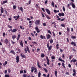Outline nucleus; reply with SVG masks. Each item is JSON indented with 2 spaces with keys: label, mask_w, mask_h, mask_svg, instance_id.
<instances>
[{
  "label": "nucleus",
  "mask_w": 77,
  "mask_h": 77,
  "mask_svg": "<svg viewBox=\"0 0 77 77\" xmlns=\"http://www.w3.org/2000/svg\"><path fill=\"white\" fill-rule=\"evenodd\" d=\"M47 48H48V50H49V51H51V50L52 48V46L50 45L49 46V43H48L47 45Z\"/></svg>",
  "instance_id": "nucleus-1"
},
{
  "label": "nucleus",
  "mask_w": 77,
  "mask_h": 77,
  "mask_svg": "<svg viewBox=\"0 0 77 77\" xmlns=\"http://www.w3.org/2000/svg\"><path fill=\"white\" fill-rule=\"evenodd\" d=\"M40 22L41 21L40 20H37L35 21V23L36 25H37V26H38V25H40Z\"/></svg>",
  "instance_id": "nucleus-2"
},
{
  "label": "nucleus",
  "mask_w": 77,
  "mask_h": 77,
  "mask_svg": "<svg viewBox=\"0 0 77 77\" xmlns=\"http://www.w3.org/2000/svg\"><path fill=\"white\" fill-rule=\"evenodd\" d=\"M45 10L46 12H47V14H48L49 15H50V14H51L50 11V10H49L48 9L46 8Z\"/></svg>",
  "instance_id": "nucleus-3"
},
{
  "label": "nucleus",
  "mask_w": 77,
  "mask_h": 77,
  "mask_svg": "<svg viewBox=\"0 0 77 77\" xmlns=\"http://www.w3.org/2000/svg\"><path fill=\"white\" fill-rule=\"evenodd\" d=\"M35 29L37 33H39V32H41V30H39V28H38V26L35 27Z\"/></svg>",
  "instance_id": "nucleus-4"
},
{
  "label": "nucleus",
  "mask_w": 77,
  "mask_h": 77,
  "mask_svg": "<svg viewBox=\"0 0 77 77\" xmlns=\"http://www.w3.org/2000/svg\"><path fill=\"white\" fill-rule=\"evenodd\" d=\"M72 70H73V73L72 74V75L73 76H75V75L76 74V72L75 71V69H72Z\"/></svg>",
  "instance_id": "nucleus-5"
},
{
  "label": "nucleus",
  "mask_w": 77,
  "mask_h": 77,
  "mask_svg": "<svg viewBox=\"0 0 77 77\" xmlns=\"http://www.w3.org/2000/svg\"><path fill=\"white\" fill-rule=\"evenodd\" d=\"M58 15H59L60 17H62H62H64L65 14H64L63 13H59Z\"/></svg>",
  "instance_id": "nucleus-6"
},
{
  "label": "nucleus",
  "mask_w": 77,
  "mask_h": 77,
  "mask_svg": "<svg viewBox=\"0 0 77 77\" xmlns=\"http://www.w3.org/2000/svg\"><path fill=\"white\" fill-rule=\"evenodd\" d=\"M16 60L17 63H18V62H19V60H20V58L19 57V56H17Z\"/></svg>",
  "instance_id": "nucleus-7"
},
{
  "label": "nucleus",
  "mask_w": 77,
  "mask_h": 77,
  "mask_svg": "<svg viewBox=\"0 0 77 77\" xmlns=\"http://www.w3.org/2000/svg\"><path fill=\"white\" fill-rule=\"evenodd\" d=\"M71 62H73V63H75V62H77V60L76 59H74V58H73L71 61Z\"/></svg>",
  "instance_id": "nucleus-8"
},
{
  "label": "nucleus",
  "mask_w": 77,
  "mask_h": 77,
  "mask_svg": "<svg viewBox=\"0 0 77 77\" xmlns=\"http://www.w3.org/2000/svg\"><path fill=\"white\" fill-rule=\"evenodd\" d=\"M4 43H5V44H8V43H9V41H8V38H6L4 41Z\"/></svg>",
  "instance_id": "nucleus-9"
},
{
  "label": "nucleus",
  "mask_w": 77,
  "mask_h": 77,
  "mask_svg": "<svg viewBox=\"0 0 77 77\" xmlns=\"http://www.w3.org/2000/svg\"><path fill=\"white\" fill-rule=\"evenodd\" d=\"M70 44H71V45H73L74 46H76V43H75V42L73 41H72L71 42V43H70Z\"/></svg>",
  "instance_id": "nucleus-10"
},
{
  "label": "nucleus",
  "mask_w": 77,
  "mask_h": 77,
  "mask_svg": "<svg viewBox=\"0 0 77 77\" xmlns=\"http://www.w3.org/2000/svg\"><path fill=\"white\" fill-rule=\"evenodd\" d=\"M48 57H46V60H47V65H50V61L49 60V59H48Z\"/></svg>",
  "instance_id": "nucleus-11"
},
{
  "label": "nucleus",
  "mask_w": 77,
  "mask_h": 77,
  "mask_svg": "<svg viewBox=\"0 0 77 77\" xmlns=\"http://www.w3.org/2000/svg\"><path fill=\"white\" fill-rule=\"evenodd\" d=\"M71 4H72V8H73V9H75V5L73 3V2H72Z\"/></svg>",
  "instance_id": "nucleus-12"
},
{
  "label": "nucleus",
  "mask_w": 77,
  "mask_h": 77,
  "mask_svg": "<svg viewBox=\"0 0 77 77\" xmlns=\"http://www.w3.org/2000/svg\"><path fill=\"white\" fill-rule=\"evenodd\" d=\"M10 53H12L14 54V55H15V52L14 51V50H11L10 51Z\"/></svg>",
  "instance_id": "nucleus-13"
},
{
  "label": "nucleus",
  "mask_w": 77,
  "mask_h": 77,
  "mask_svg": "<svg viewBox=\"0 0 77 77\" xmlns=\"http://www.w3.org/2000/svg\"><path fill=\"white\" fill-rule=\"evenodd\" d=\"M17 31V30L16 28H15L13 29L12 31H11V32L13 33H15V32H16Z\"/></svg>",
  "instance_id": "nucleus-14"
},
{
  "label": "nucleus",
  "mask_w": 77,
  "mask_h": 77,
  "mask_svg": "<svg viewBox=\"0 0 77 77\" xmlns=\"http://www.w3.org/2000/svg\"><path fill=\"white\" fill-rule=\"evenodd\" d=\"M40 38H41V39H46V38H45V36H44L43 37L42 35H40Z\"/></svg>",
  "instance_id": "nucleus-15"
},
{
  "label": "nucleus",
  "mask_w": 77,
  "mask_h": 77,
  "mask_svg": "<svg viewBox=\"0 0 77 77\" xmlns=\"http://www.w3.org/2000/svg\"><path fill=\"white\" fill-rule=\"evenodd\" d=\"M1 11L2 14H3V12H4V9H3V8L2 7H1Z\"/></svg>",
  "instance_id": "nucleus-16"
},
{
  "label": "nucleus",
  "mask_w": 77,
  "mask_h": 77,
  "mask_svg": "<svg viewBox=\"0 0 77 77\" xmlns=\"http://www.w3.org/2000/svg\"><path fill=\"white\" fill-rule=\"evenodd\" d=\"M20 56H21L22 57H23V58H26V57L24 55V54L23 55L22 54H20Z\"/></svg>",
  "instance_id": "nucleus-17"
},
{
  "label": "nucleus",
  "mask_w": 77,
  "mask_h": 77,
  "mask_svg": "<svg viewBox=\"0 0 77 77\" xmlns=\"http://www.w3.org/2000/svg\"><path fill=\"white\" fill-rule=\"evenodd\" d=\"M51 38V35L50 34H48L47 36V39H48Z\"/></svg>",
  "instance_id": "nucleus-18"
},
{
  "label": "nucleus",
  "mask_w": 77,
  "mask_h": 77,
  "mask_svg": "<svg viewBox=\"0 0 77 77\" xmlns=\"http://www.w3.org/2000/svg\"><path fill=\"white\" fill-rule=\"evenodd\" d=\"M31 72H33L34 71V69H35V67L32 66L31 67Z\"/></svg>",
  "instance_id": "nucleus-19"
},
{
  "label": "nucleus",
  "mask_w": 77,
  "mask_h": 77,
  "mask_svg": "<svg viewBox=\"0 0 77 77\" xmlns=\"http://www.w3.org/2000/svg\"><path fill=\"white\" fill-rule=\"evenodd\" d=\"M17 38V36L15 35H14L12 36V38L13 40H14L15 38Z\"/></svg>",
  "instance_id": "nucleus-20"
},
{
  "label": "nucleus",
  "mask_w": 77,
  "mask_h": 77,
  "mask_svg": "<svg viewBox=\"0 0 77 77\" xmlns=\"http://www.w3.org/2000/svg\"><path fill=\"white\" fill-rule=\"evenodd\" d=\"M20 44L21 46V47H24V46L23 45V42L22 41H21L20 42Z\"/></svg>",
  "instance_id": "nucleus-21"
},
{
  "label": "nucleus",
  "mask_w": 77,
  "mask_h": 77,
  "mask_svg": "<svg viewBox=\"0 0 77 77\" xmlns=\"http://www.w3.org/2000/svg\"><path fill=\"white\" fill-rule=\"evenodd\" d=\"M67 31L66 32H67V33H69V32L70 31V29L69 28V27H67Z\"/></svg>",
  "instance_id": "nucleus-22"
},
{
  "label": "nucleus",
  "mask_w": 77,
  "mask_h": 77,
  "mask_svg": "<svg viewBox=\"0 0 77 77\" xmlns=\"http://www.w3.org/2000/svg\"><path fill=\"white\" fill-rule=\"evenodd\" d=\"M26 49L28 53H30V49H29V47L28 46H27L26 47Z\"/></svg>",
  "instance_id": "nucleus-23"
},
{
  "label": "nucleus",
  "mask_w": 77,
  "mask_h": 77,
  "mask_svg": "<svg viewBox=\"0 0 77 77\" xmlns=\"http://www.w3.org/2000/svg\"><path fill=\"white\" fill-rule=\"evenodd\" d=\"M62 65L64 68H66L65 66V64L63 63H62Z\"/></svg>",
  "instance_id": "nucleus-24"
},
{
  "label": "nucleus",
  "mask_w": 77,
  "mask_h": 77,
  "mask_svg": "<svg viewBox=\"0 0 77 77\" xmlns=\"http://www.w3.org/2000/svg\"><path fill=\"white\" fill-rule=\"evenodd\" d=\"M2 50L3 52H5L6 51V50H5V48H2Z\"/></svg>",
  "instance_id": "nucleus-25"
},
{
  "label": "nucleus",
  "mask_w": 77,
  "mask_h": 77,
  "mask_svg": "<svg viewBox=\"0 0 77 77\" xmlns=\"http://www.w3.org/2000/svg\"><path fill=\"white\" fill-rule=\"evenodd\" d=\"M21 35L20 34L18 35L17 36V40L18 41L19 40V39L20 38V35Z\"/></svg>",
  "instance_id": "nucleus-26"
},
{
  "label": "nucleus",
  "mask_w": 77,
  "mask_h": 77,
  "mask_svg": "<svg viewBox=\"0 0 77 77\" xmlns=\"http://www.w3.org/2000/svg\"><path fill=\"white\" fill-rule=\"evenodd\" d=\"M41 72H38V77H41Z\"/></svg>",
  "instance_id": "nucleus-27"
},
{
  "label": "nucleus",
  "mask_w": 77,
  "mask_h": 77,
  "mask_svg": "<svg viewBox=\"0 0 77 77\" xmlns=\"http://www.w3.org/2000/svg\"><path fill=\"white\" fill-rule=\"evenodd\" d=\"M49 41L50 42V43L51 44H52L53 42V40L52 39H51L49 40Z\"/></svg>",
  "instance_id": "nucleus-28"
},
{
  "label": "nucleus",
  "mask_w": 77,
  "mask_h": 77,
  "mask_svg": "<svg viewBox=\"0 0 77 77\" xmlns=\"http://www.w3.org/2000/svg\"><path fill=\"white\" fill-rule=\"evenodd\" d=\"M13 9H15L17 8V6L16 5H13Z\"/></svg>",
  "instance_id": "nucleus-29"
},
{
  "label": "nucleus",
  "mask_w": 77,
  "mask_h": 77,
  "mask_svg": "<svg viewBox=\"0 0 77 77\" xmlns=\"http://www.w3.org/2000/svg\"><path fill=\"white\" fill-rule=\"evenodd\" d=\"M41 57H45V55L44 54H42L41 55Z\"/></svg>",
  "instance_id": "nucleus-30"
},
{
  "label": "nucleus",
  "mask_w": 77,
  "mask_h": 77,
  "mask_svg": "<svg viewBox=\"0 0 77 77\" xmlns=\"http://www.w3.org/2000/svg\"><path fill=\"white\" fill-rule=\"evenodd\" d=\"M71 38L73 39H75L76 38V37L75 36H72Z\"/></svg>",
  "instance_id": "nucleus-31"
},
{
  "label": "nucleus",
  "mask_w": 77,
  "mask_h": 77,
  "mask_svg": "<svg viewBox=\"0 0 77 77\" xmlns=\"http://www.w3.org/2000/svg\"><path fill=\"white\" fill-rule=\"evenodd\" d=\"M39 62H37V65L38 68H41V66H40V65H39Z\"/></svg>",
  "instance_id": "nucleus-32"
},
{
  "label": "nucleus",
  "mask_w": 77,
  "mask_h": 77,
  "mask_svg": "<svg viewBox=\"0 0 77 77\" xmlns=\"http://www.w3.org/2000/svg\"><path fill=\"white\" fill-rule=\"evenodd\" d=\"M43 69L44 70L45 72H48V70H47V69H46V68H43Z\"/></svg>",
  "instance_id": "nucleus-33"
},
{
  "label": "nucleus",
  "mask_w": 77,
  "mask_h": 77,
  "mask_svg": "<svg viewBox=\"0 0 77 77\" xmlns=\"http://www.w3.org/2000/svg\"><path fill=\"white\" fill-rule=\"evenodd\" d=\"M51 5L53 6V7L54 6V2H52L51 3Z\"/></svg>",
  "instance_id": "nucleus-34"
},
{
  "label": "nucleus",
  "mask_w": 77,
  "mask_h": 77,
  "mask_svg": "<svg viewBox=\"0 0 77 77\" xmlns=\"http://www.w3.org/2000/svg\"><path fill=\"white\" fill-rule=\"evenodd\" d=\"M8 2L7 1H5L3 2V4H5V3H6Z\"/></svg>",
  "instance_id": "nucleus-35"
},
{
  "label": "nucleus",
  "mask_w": 77,
  "mask_h": 77,
  "mask_svg": "<svg viewBox=\"0 0 77 77\" xmlns=\"http://www.w3.org/2000/svg\"><path fill=\"white\" fill-rule=\"evenodd\" d=\"M20 10L22 11V12H23V7H20Z\"/></svg>",
  "instance_id": "nucleus-36"
},
{
  "label": "nucleus",
  "mask_w": 77,
  "mask_h": 77,
  "mask_svg": "<svg viewBox=\"0 0 77 77\" xmlns=\"http://www.w3.org/2000/svg\"><path fill=\"white\" fill-rule=\"evenodd\" d=\"M72 57H73V56L72 55H70L69 57V59H70V60H71V59Z\"/></svg>",
  "instance_id": "nucleus-37"
},
{
  "label": "nucleus",
  "mask_w": 77,
  "mask_h": 77,
  "mask_svg": "<svg viewBox=\"0 0 77 77\" xmlns=\"http://www.w3.org/2000/svg\"><path fill=\"white\" fill-rule=\"evenodd\" d=\"M54 72H55V76H57V71L55 70L54 71Z\"/></svg>",
  "instance_id": "nucleus-38"
},
{
  "label": "nucleus",
  "mask_w": 77,
  "mask_h": 77,
  "mask_svg": "<svg viewBox=\"0 0 77 77\" xmlns=\"http://www.w3.org/2000/svg\"><path fill=\"white\" fill-rule=\"evenodd\" d=\"M51 59H54H54H55V57L54 56H52L51 57Z\"/></svg>",
  "instance_id": "nucleus-39"
},
{
  "label": "nucleus",
  "mask_w": 77,
  "mask_h": 77,
  "mask_svg": "<svg viewBox=\"0 0 77 77\" xmlns=\"http://www.w3.org/2000/svg\"><path fill=\"white\" fill-rule=\"evenodd\" d=\"M63 11L64 12H65V7H64V6L63 7Z\"/></svg>",
  "instance_id": "nucleus-40"
},
{
  "label": "nucleus",
  "mask_w": 77,
  "mask_h": 77,
  "mask_svg": "<svg viewBox=\"0 0 77 77\" xmlns=\"http://www.w3.org/2000/svg\"><path fill=\"white\" fill-rule=\"evenodd\" d=\"M46 17L48 19V20H50V19L49 16L47 15L46 16Z\"/></svg>",
  "instance_id": "nucleus-41"
},
{
  "label": "nucleus",
  "mask_w": 77,
  "mask_h": 77,
  "mask_svg": "<svg viewBox=\"0 0 77 77\" xmlns=\"http://www.w3.org/2000/svg\"><path fill=\"white\" fill-rule=\"evenodd\" d=\"M61 26H62L63 27H65V25L64 24H61Z\"/></svg>",
  "instance_id": "nucleus-42"
},
{
  "label": "nucleus",
  "mask_w": 77,
  "mask_h": 77,
  "mask_svg": "<svg viewBox=\"0 0 77 77\" xmlns=\"http://www.w3.org/2000/svg\"><path fill=\"white\" fill-rule=\"evenodd\" d=\"M52 33L53 34V36H54V37H55L56 36V35L55 34L54 32H53Z\"/></svg>",
  "instance_id": "nucleus-43"
},
{
  "label": "nucleus",
  "mask_w": 77,
  "mask_h": 77,
  "mask_svg": "<svg viewBox=\"0 0 77 77\" xmlns=\"http://www.w3.org/2000/svg\"><path fill=\"white\" fill-rule=\"evenodd\" d=\"M8 27H9V28L10 29H11V28H12V26H10V25H8Z\"/></svg>",
  "instance_id": "nucleus-44"
},
{
  "label": "nucleus",
  "mask_w": 77,
  "mask_h": 77,
  "mask_svg": "<svg viewBox=\"0 0 77 77\" xmlns=\"http://www.w3.org/2000/svg\"><path fill=\"white\" fill-rule=\"evenodd\" d=\"M34 70V72H37V69H36V68H35Z\"/></svg>",
  "instance_id": "nucleus-45"
},
{
  "label": "nucleus",
  "mask_w": 77,
  "mask_h": 77,
  "mask_svg": "<svg viewBox=\"0 0 77 77\" xmlns=\"http://www.w3.org/2000/svg\"><path fill=\"white\" fill-rule=\"evenodd\" d=\"M5 36H6V33H5V32H4L3 34V36L4 37H5Z\"/></svg>",
  "instance_id": "nucleus-46"
},
{
  "label": "nucleus",
  "mask_w": 77,
  "mask_h": 77,
  "mask_svg": "<svg viewBox=\"0 0 77 77\" xmlns=\"http://www.w3.org/2000/svg\"><path fill=\"white\" fill-rule=\"evenodd\" d=\"M43 26H47V25L45 23H43Z\"/></svg>",
  "instance_id": "nucleus-47"
},
{
  "label": "nucleus",
  "mask_w": 77,
  "mask_h": 77,
  "mask_svg": "<svg viewBox=\"0 0 77 77\" xmlns=\"http://www.w3.org/2000/svg\"><path fill=\"white\" fill-rule=\"evenodd\" d=\"M52 24H54V25H56V23H55V22H53L52 23Z\"/></svg>",
  "instance_id": "nucleus-48"
},
{
  "label": "nucleus",
  "mask_w": 77,
  "mask_h": 77,
  "mask_svg": "<svg viewBox=\"0 0 77 77\" xmlns=\"http://www.w3.org/2000/svg\"><path fill=\"white\" fill-rule=\"evenodd\" d=\"M24 50L25 51L26 53H27V49H26V48H25Z\"/></svg>",
  "instance_id": "nucleus-49"
},
{
  "label": "nucleus",
  "mask_w": 77,
  "mask_h": 77,
  "mask_svg": "<svg viewBox=\"0 0 77 77\" xmlns=\"http://www.w3.org/2000/svg\"><path fill=\"white\" fill-rule=\"evenodd\" d=\"M31 0H29V2H28V4H27V5H30V3H31Z\"/></svg>",
  "instance_id": "nucleus-50"
},
{
  "label": "nucleus",
  "mask_w": 77,
  "mask_h": 77,
  "mask_svg": "<svg viewBox=\"0 0 77 77\" xmlns=\"http://www.w3.org/2000/svg\"><path fill=\"white\" fill-rule=\"evenodd\" d=\"M42 11H43L44 12H45V9H44V8H42Z\"/></svg>",
  "instance_id": "nucleus-51"
},
{
  "label": "nucleus",
  "mask_w": 77,
  "mask_h": 77,
  "mask_svg": "<svg viewBox=\"0 0 77 77\" xmlns=\"http://www.w3.org/2000/svg\"><path fill=\"white\" fill-rule=\"evenodd\" d=\"M48 33H50V34H51V31H50V30H48Z\"/></svg>",
  "instance_id": "nucleus-52"
},
{
  "label": "nucleus",
  "mask_w": 77,
  "mask_h": 77,
  "mask_svg": "<svg viewBox=\"0 0 77 77\" xmlns=\"http://www.w3.org/2000/svg\"><path fill=\"white\" fill-rule=\"evenodd\" d=\"M32 44H37V43L36 42H32Z\"/></svg>",
  "instance_id": "nucleus-53"
},
{
  "label": "nucleus",
  "mask_w": 77,
  "mask_h": 77,
  "mask_svg": "<svg viewBox=\"0 0 77 77\" xmlns=\"http://www.w3.org/2000/svg\"><path fill=\"white\" fill-rule=\"evenodd\" d=\"M5 77H9V75H5Z\"/></svg>",
  "instance_id": "nucleus-54"
},
{
  "label": "nucleus",
  "mask_w": 77,
  "mask_h": 77,
  "mask_svg": "<svg viewBox=\"0 0 77 77\" xmlns=\"http://www.w3.org/2000/svg\"><path fill=\"white\" fill-rule=\"evenodd\" d=\"M27 76V75L26 74H24L23 75V77H26Z\"/></svg>",
  "instance_id": "nucleus-55"
},
{
  "label": "nucleus",
  "mask_w": 77,
  "mask_h": 77,
  "mask_svg": "<svg viewBox=\"0 0 77 77\" xmlns=\"http://www.w3.org/2000/svg\"><path fill=\"white\" fill-rule=\"evenodd\" d=\"M54 13H57V10H54Z\"/></svg>",
  "instance_id": "nucleus-56"
},
{
  "label": "nucleus",
  "mask_w": 77,
  "mask_h": 77,
  "mask_svg": "<svg viewBox=\"0 0 77 77\" xmlns=\"http://www.w3.org/2000/svg\"><path fill=\"white\" fill-rule=\"evenodd\" d=\"M11 43L12 44H15V42H14V41H13L11 40Z\"/></svg>",
  "instance_id": "nucleus-57"
},
{
  "label": "nucleus",
  "mask_w": 77,
  "mask_h": 77,
  "mask_svg": "<svg viewBox=\"0 0 77 77\" xmlns=\"http://www.w3.org/2000/svg\"><path fill=\"white\" fill-rule=\"evenodd\" d=\"M23 71L21 70L20 71V74H23Z\"/></svg>",
  "instance_id": "nucleus-58"
},
{
  "label": "nucleus",
  "mask_w": 77,
  "mask_h": 77,
  "mask_svg": "<svg viewBox=\"0 0 77 77\" xmlns=\"http://www.w3.org/2000/svg\"><path fill=\"white\" fill-rule=\"evenodd\" d=\"M32 52H33V53H35V51H34V49L33 48H32Z\"/></svg>",
  "instance_id": "nucleus-59"
},
{
  "label": "nucleus",
  "mask_w": 77,
  "mask_h": 77,
  "mask_svg": "<svg viewBox=\"0 0 77 77\" xmlns=\"http://www.w3.org/2000/svg\"><path fill=\"white\" fill-rule=\"evenodd\" d=\"M60 53H62V52H63V50H62V49H60Z\"/></svg>",
  "instance_id": "nucleus-60"
},
{
  "label": "nucleus",
  "mask_w": 77,
  "mask_h": 77,
  "mask_svg": "<svg viewBox=\"0 0 77 77\" xmlns=\"http://www.w3.org/2000/svg\"><path fill=\"white\" fill-rule=\"evenodd\" d=\"M28 39L30 41H31V40H32V38H31V37H29L28 38Z\"/></svg>",
  "instance_id": "nucleus-61"
},
{
  "label": "nucleus",
  "mask_w": 77,
  "mask_h": 77,
  "mask_svg": "<svg viewBox=\"0 0 77 77\" xmlns=\"http://www.w3.org/2000/svg\"><path fill=\"white\" fill-rule=\"evenodd\" d=\"M11 70L10 69H8V72L9 73H10V72H11Z\"/></svg>",
  "instance_id": "nucleus-62"
},
{
  "label": "nucleus",
  "mask_w": 77,
  "mask_h": 77,
  "mask_svg": "<svg viewBox=\"0 0 77 77\" xmlns=\"http://www.w3.org/2000/svg\"><path fill=\"white\" fill-rule=\"evenodd\" d=\"M64 20H65V18H63V19H62L60 20V21H64Z\"/></svg>",
  "instance_id": "nucleus-63"
},
{
  "label": "nucleus",
  "mask_w": 77,
  "mask_h": 77,
  "mask_svg": "<svg viewBox=\"0 0 77 77\" xmlns=\"http://www.w3.org/2000/svg\"><path fill=\"white\" fill-rule=\"evenodd\" d=\"M47 2H48V0H47L45 2V4H47Z\"/></svg>",
  "instance_id": "nucleus-64"
}]
</instances>
